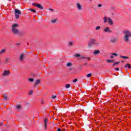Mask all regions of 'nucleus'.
I'll return each instance as SVG.
<instances>
[{
  "label": "nucleus",
  "mask_w": 131,
  "mask_h": 131,
  "mask_svg": "<svg viewBox=\"0 0 131 131\" xmlns=\"http://www.w3.org/2000/svg\"><path fill=\"white\" fill-rule=\"evenodd\" d=\"M100 29H101V27L100 26H98L95 27V30H100Z\"/></svg>",
  "instance_id": "nucleus-23"
},
{
  "label": "nucleus",
  "mask_w": 131,
  "mask_h": 131,
  "mask_svg": "<svg viewBox=\"0 0 131 131\" xmlns=\"http://www.w3.org/2000/svg\"><path fill=\"white\" fill-rule=\"evenodd\" d=\"M91 76H92V74L91 73H89L86 75L87 77H91Z\"/></svg>",
  "instance_id": "nucleus-31"
},
{
  "label": "nucleus",
  "mask_w": 131,
  "mask_h": 131,
  "mask_svg": "<svg viewBox=\"0 0 131 131\" xmlns=\"http://www.w3.org/2000/svg\"><path fill=\"white\" fill-rule=\"evenodd\" d=\"M87 64H88V63H85V65H87Z\"/></svg>",
  "instance_id": "nucleus-46"
},
{
  "label": "nucleus",
  "mask_w": 131,
  "mask_h": 131,
  "mask_svg": "<svg viewBox=\"0 0 131 131\" xmlns=\"http://www.w3.org/2000/svg\"><path fill=\"white\" fill-rule=\"evenodd\" d=\"M39 83H40V79L36 80L34 85V88H35L36 85H37V84H39Z\"/></svg>",
  "instance_id": "nucleus-12"
},
{
  "label": "nucleus",
  "mask_w": 131,
  "mask_h": 131,
  "mask_svg": "<svg viewBox=\"0 0 131 131\" xmlns=\"http://www.w3.org/2000/svg\"><path fill=\"white\" fill-rule=\"evenodd\" d=\"M76 7L78 11H82V5L79 3H77L76 4Z\"/></svg>",
  "instance_id": "nucleus-5"
},
{
  "label": "nucleus",
  "mask_w": 131,
  "mask_h": 131,
  "mask_svg": "<svg viewBox=\"0 0 131 131\" xmlns=\"http://www.w3.org/2000/svg\"><path fill=\"white\" fill-rule=\"evenodd\" d=\"M120 58H121L122 59H128V57L122 55H120Z\"/></svg>",
  "instance_id": "nucleus-18"
},
{
  "label": "nucleus",
  "mask_w": 131,
  "mask_h": 131,
  "mask_svg": "<svg viewBox=\"0 0 131 131\" xmlns=\"http://www.w3.org/2000/svg\"><path fill=\"white\" fill-rule=\"evenodd\" d=\"M14 15L16 19H19L20 15H21V11L18 9H15L14 10Z\"/></svg>",
  "instance_id": "nucleus-4"
},
{
  "label": "nucleus",
  "mask_w": 131,
  "mask_h": 131,
  "mask_svg": "<svg viewBox=\"0 0 131 131\" xmlns=\"http://www.w3.org/2000/svg\"><path fill=\"white\" fill-rule=\"evenodd\" d=\"M56 97H57V96H56V95H53L52 97V99H56Z\"/></svg>",
  "instance_id": "nucleus-36"
},
{
  "label": "nucleus",
  "mask_w": 131,
  "mask_h": 131,
  "mask_svg": "<svg viewBox=\"0 0 131 131\" xmlns=\"http://www.w3.org/2000/svg\"><path fill=\"white\" fill-rule=\"evenodd\" d=\"M2 75H3V76H9V75H10V71L5 70V71H3Z\"/></svg>",
  "instance_id": "nucleus-9"
},
{
  "label": "nucleus",
  "mask_w": 131,
  "mask_h": 131,
  "mask_svg": "<svg viewBox=\"0 0 131 131\" xmlns=\"http://www.w3.org/2000/svg\"><path fill=\"white\" fill-rule=\"evenodd\" d=\"M51 22L52 23H56L57 22V19H52Z\"/></svg>",
  "instance_id": "nucleus-26"
},
{
  "label": "nucleus",
  "mask_w": 131,
  "mask_h": 131,
  "mask_svg": "<svg viewBox=\"0 0 131 131\" xmlns=\"http://www.w3.org/2000/svg\"><path fill=\"white\" fill-rule=\"evenodd\" d=\"M33 93V91H30L29 92V95H32V93Z\"/></svg>",
  "instance_id": "nucleus-33"
},
{
  "label": "nucleus",
  "mask_w": 131,
  "mask_h": 131,
  "mask_svg": "<svg viewBox=\"0 0 131 131\" xmlns=\"http://www.w3.org/2000/svg\"><path fill=\"white\" fill-rule=\"evenodd\" d=\"M17 45H20V43H17Z\"/></svg>",
  "instance_id": "nucleus-47"
},
{
  "label": "nucleus",
  "mask_w": 131,
  "mask_h": 131,
  "mask_svg": "<svg viewBox=\"0 0 131 131\" xmlns=\"http://www.w3.org/2000/svg\"><path fill=\"white\" fill-rule=\"evenodd\" d=\"M9 61H10V58H6L5 59V62H9Z\"/></svg>",
  "instance_id": "nucleus-35"
},
{
  "label": "nucleus",
  "mask_w": 131,
  "mask_h": 131,
  "mask_svg": "<svg viewBox=\"0 0 131 131\" xmlns=\"http://www.w3.org/2000/svg\"><path fill=\"white\" fill-rule=\"evenodd\" d=\"M4 125V123L3 122H1L0 123V126H3Z\"/></svg>",
  "instance_id": "nucleus-38"
},
{
  "label": "nucleus",
  "mask_w": 131,
  "mask_h": 131,
  "mask_svg": "<svg viewBox=\"0 0 131 131\" xmlns=\"http://www.w3.org/2000/svg\"><path fill=\"white\" fill-rule=\"evenodd\" d=\"M90 2H92V0H90Z\"/></svg>",
  "instance_id": "nucleus-48"
},
{
  "label": "nucleus",
  "mask_w": 131,
  "mask_h": 131,
  "mask_svg": "<svg viewBox=\"0 0 131 131\" xmlns=\"http://www.w3.org/2000/svg\"><path fill=\"white\" fill-rule=\"evenodd\" d=\"M110 58H111V59H114V55L112 54V55L110 56Z\"/></svg>",
  "instance_id": "nucleus-34"
},
{
  "label": "nucleus",
  "mask_w": 131,
  "mask_h": 131,
  "mask_svg": "<svg viewBox=\"0 0 131 131\" xmlns=\"http://www.w3.org/2000/svg\"><path fill=\"white\" fill-rule=\"evenodd\" d=\"M122 63H123L124 62V60H122Z\"/></svg>",
  "instance_id": "nucleus-45"
},
{
  "label": "nucleus",
  "mask_w": 131,
  "mask_h": 131,
  "mask_svg": "<svg viewBox=\"0 0 131 131\" xmlns=\"http://www.w3.org/2000/svg\"><path fill=\"white\" fill-rule=\"evenodd\" d=\"M115 65H116V64H115V63H114L113 64V66H115Z\"/></svg>",
  "instance_id": "nucleus-44"
},
{
  "label": "nucleus",
  "mask_w": 131,
  "mask_h": 131,
  "mask_svg": "<svg viewBox=\"0 0 131 131\" xmlns=\"http://www.w3.org/2000/svg\"><path fill=\"white\" fill-rule=\"evenodd\" d=\"M124 36L123 40L125 42H129V38L131 37V32L129 30H125L123 31Z\"/></svg>",
  "instance_id": "nucleus-2"
},
{
  "label": "nucleus",
  "mask_w": 131,
  "mask_h": 131,
  "mask_svg": "<svg viewBox=\"0 0 131 131\" xmlns=\"http://www.w3.org/2000/svg\"><path fill=\"white\" fill-rule=\"evenodd\" d=\"M32 6L36 7L37 8H38V9H40V10H43V7H42V6H41V5L40 4L32 3Z\"/></svg>",
  "instance_id": "nucleus-7"
},
{
  "label": "nucleus",
  "mask_w": 131,
  "mask_h": 131,
  "mask_svg": "<svg viewBox=\"0 0 131 131\" xmlns=\"http://www.w3.org/2000/svg\"><path fill=\"white\" fill-rule=\"evenodd\" d=\"M96 41V40L95 39H91L90 40V42L92 43V45H96V46H99L100 45L99 43H98Z\"/></svg>",
  "instance_id": "nucleus-10"
},
{
  "label": "nucleus",
  "mask_w": 131,
  "mask_h": 131,
  "mask_svg": "<svg viewBox=\"0 0 131 131\" xmlns=\"http://www.w3.org/2000/svg\"><path fill=\"white\" fill-rule=\"evenodd\" d=\"M125 68H129V69H130L131 67H130V64L129 63H127L126 65H125L124 66Z\"/></svg>",
  "instance_id": "nucleus-17"
},
{
  "label": "nucleus",
  "mask_w": 131,
  "mask_h": 131,
  "mask_svg": "<svg viewBox=\"0 0 131 131\" xmlns=\"http://www.w3.org/2000/svg\"><path fill=\"white\" fill-rule=\"evenodd\" d=\"M102 6H103V5H102V4H98V5H97L98 8H101V7H102Z\"/></svg>",
  "instance_id": "nucleus-32"
},
{
  "label": "nucleus",
  "mask_w": 131,
  "mask_h": 131,
  "mask_svg": "<svg viewBox=\"0 0 131 131\" xmlns=\"http://www.w3.org/2000/svg\"><path fill=\"white\" fill-rule=\"evenodd\" d=\"M107 22L108 23V25H110L111 26H112L114 24L113 20L111 19V17H107L104 16L103 17V23H107Z\"/></svg>",
  "instance_id": "nucleus-3"
},
{
  "label": "nucleus",
  "mask_w": 131,
  "mask_h": 131,
  "mask_svg": "<svg viewBox=\"0 0 131 131\" xmlns=\"http://www.w3.org/2000/svg\"><path fill=\"white\" fill-rule=\"evenodd\" d=\"M107 62H108V63H114V60H111L110 59H107Z\"/></svg>",
  "instance_id": "nucleus-24"
},
{
  "label": "nucleus",
  "mask_w": 131,
  "mask_h": 131,
  "mask_svg": "<svg viewBox=\"0 0 131 131\" xmlns=\"http://www.w3.org/2000/svg\"><path fill=\"white\" fill-rule=\"evenodd\" d=\"M73 82H76V81H77V79H74L73 80Z\"/></svg>",
  "instance_id": "nucleus-37"
},
{
  "label": "nucleus",
  "mask_w": 131,
  "mask_h": 131,
  "mask_svg": "<svg viewBox=\"0 0 131 131\" xmlns=\"http://www.w3.org/2000/svg\"><path fill=\"white\" fill-rule=\"evenodd\" d=\"M9 1H12V0H9Z\"/></svg>",
  "instance_id": "nucleus-49"
},
{
  "label": "nucleus",
  "mask_w": 131,
  "mask_h": 131,
  "mask_svg": "<svg viewBox=\"0 0 131 131\" xmlns=\"http://www.w3.org/2000/svg\"><path fill=\"white\" fill-rule=\"evenodd\" d=\"M49 11H51V12H54V10L51 8L49 9Z\"/></svg>",
  "instance_id": "nucleus-41"
},
{
  "label": "nucleus",
  "mask_w": 131,
  "mask_h": 131,
  "mask_svg": "<svg viewBox=\"0 0 131 131\" xmlns=\"http://www.w3.org/2000/svg\"><path fill=\"white\" fill-rule=\"evenodd\" d=\"M73 69V68H71L69 69V70H72Z\"/></svg>",
  "instance_id": "nucleus-43"
},
{
  "label": "nucleus",
  "mask_w": 131,
  "mask_h": 131,
  "mask_svg": "<svg viewBox=\"0 0 131 131\" xmlns=\"http://www.w3.org/2000/svg\"><path fill=\"white\" fill-rule=\"evenodd\" d=\"M16 109H17V110H20V109H21V105H17L16 106Z\"/></svg>",
  "instance_id": "nucleus-20"
},
{
  "label": "nucleus",
  "mask_w": 131,
  "mask_h": 131,
  "mask_svg": "<svg viewBox=\"0 0 131 131\" xmlns=\"http://www.w3.org/2000/svg\"><path fill=\"white\" fill-rule=\"evenodd\" d=\"M67 67H71L72 66V63L71 62H69L67 64Z\"/></svg>",
  "instance_id": "nucleus-21"
},
{
  "label": "nucleus",
  "mask_w": 131,
  "mask_h": 131,
  "mask_svg": "<svg viewBox=\"0 0 131 131\" xmlns=\"http://www.w3.org/2000/svg\"><path fill=\"white\" fill-rule=\"evenodd\" d=\"M23 58H24V54L23 53H21L19 56L20 61H22L23 60Z\"/></svg>",
  "instance_id": "nucleus-14"
},
{
  "label": "nucleus",
  "mask_w": 131,
  "mask_h": 131,
  "mask_svg": "<svg viewBox=\"0 0 131 131\" xmlns=\"http://www.w3.org/2000/svg\"><path fill=\"white\" fill-rule=\"evenodd\" d=\"M103 30L105 33H111V32H112V31H111L110 28L108 27L104 28Z\"/></svg>",
  "instance_id": "nucleus-8"
},
{
  "label": "nucleus",
  "mask_w": 131,
  "mask_h": 131,
  "mask_svg": "<svg viewBox=\"0 0 131 131\" xmlns=\"http://www.w3.org/2000/svg\"><path fill=\"white\" fill-rule=\"evenodd\" d=\"M57 131H61V129L58 128V129H57Z\"/></svg>",
  "instance_id": "nucleus-42"
},
{
  "label": "nucleus",
  "mask_w": 131,
  "mask_h": 131,
  "mask_svg": "<svg viewBox=\"0 0 131 131\" xmlns=\"http://www.w3.org/2000/svg\"><path fill=\"white\" fill-rule=\"evenodd\" d=\"M4 100H5V101H7V100H8V97L7 96H4Z\"/></svg>",
  "instance_id": "nucleus-30"
},
{
  "label": "nucleus",
  "mask_w": 131,
  "mask_h": 131,
  "mask_svg": "<svg viewBox=\"0 0 131 131\" xmlns=\"http://www.w3.org/2000/svg\"><path fill=\"white\" fill-rule=\"evenodd\" d=\"M93 45L91 42H90V41L89 42H88V48H92V47H93Z\"/></svg>",
  "instance_id": "nucleus-15"
},
{
  "label": "nucleus",
  "mask_w": 131,
  "mask_h": 131,
  "mask_svg": "<svg viewBox=\"0 0 131 131\" xmlns=\"http://www.w3.org/2000/svg\"><path fill=\"white\" fill-rule=\"evenodd\" d=\"M119 63H120V62H115V64L116 65H117V64H119Z\"/></svg>",
  "instance_id": "nucleus-40"
},
{
  "label": "nucleus",
  "mask_w": 131,
  "mask_h": 131,
  "mask_svg": "<svg viewBox=\"0 0 131 131\" xmlns=\"http://www.w3.org/2000/svg\"><path fill=\"white\" fill-rule=\"evenodd\" d=\"M65 86L66 88V89H69V88H70V84H66Z\"/></svg>",
  "instance_id": "nucleus-27"
},
{
  "label": "nucleus",
  "mask_w": 131,
  "mask_h": 131,
  "mask_svg": "<svg viewBox=\"0 0 131 131\" xmlns=\"http://www.w3.org/2000/svg\"><path fill=\"white\" fill-rule=\"evenodd\" d=\"M18 28H19V24H13L12 25L11 30L14 34L20 35H21V32L18 29Z\"/></svg>",
  "instance_id": "nucleus-1"
},
{
  "label": "nucleus",
  "mask_w": 131,
  "mask_h": 131,
  "mask_svg": "<svg viewBox=\"0 0 131 131\" xmlns=\"http://www.w3.org/2000/svg\"><path fill=\"white\" fill-rule=\"evenodd\" d=\"M94 55H99L100 54V50H95L93 52Z\"/></svg>",
  "instance_id": "nucleus-13"
},
{
  "label": "nucleus",
  "mask_w": 131,
  "mask_h": 131,
  "mask_svg": "<svg viewBox=\"0 0 131 131\" xmlns=\"http://www.w3.org/2000/svg\"><path fill=\"white\" fill-rule=\"evenodd\" d=\"M80 59H86L87 60H91L90 57H84V56H81L80 57Z\"/></svg>",
  "instance_id": "nucleus-16"
},
{
  "label": "nucleus",
  "mask_w": 131,
  "mask_h": 131,
  "mask_svg": "<svg viewBox=\"0 0 131 131\" xmlns=\"http://www.w3.org/2000/svg\"><path fill=\"white\" fill-rule=\"evenodd\" d=\"M75 57H76L77 58H78L79 57H80V54H75Z\"/></svg>",
  "instance_id": "nucleus-28"
},
{
  "label": "nucleus",
  "mask_w": 131,
  "mask_h": 131,
  "mask_svg": "<svg viewBox=\"0 0 131 131\" xmlns=\"http://www.w3.org/2000/svg\"><path fill=\"white\" fill-rule=\"evenodd\" d=\"M112 55H113L114 57H117V56H118V54L117 53H112Z\"/></svg>",
  "instance_id": "nucleus-29"
},
{
  "label": "nucleus",
  "mask_w": 131,
  "mask_h": 131,
  "mask_svg": "<svg viewBox=\"0 0 131 131\" xmlns=\"http://www.w3.org/2000/svg\"><path fill=\"white\" fill-rule=\"evenodd\" d=\"M29 10L31 11V12H33V13H36L35 9H30Z\"/></svg>",
  "instance_id": "nucleus-25"
},
{
  "label": "nucleus",
  "mask_w": 131,
  "mask_h": 131,
  "mask_svg": "<svg viewBox=\"0 0 131 131\" xmlns=\"http://www.w3.org/2000/svg\"><path fill=\"white\" fill-rule=\"evenodd\" d=\"M115 70H116V71H119V69L118 68H116Z\"/></svg>",
  "instance_id": "nucleus-39"
},
{
  "label": "nucleus",
  "mask_w": 131,
  "mask_h": 131,
  "mask_svg": "<svg viewBox=\"0 0 131 131\" xmlns=\"http://www.w3.org/2000/svg\"><path fill=\"white\" fill-rule=\"evenodd\" d=\"M29 81H30V82H33V81H34V79L32 78H30L28 79Z\"/></svg>",
  "instance_id": "nucleus-22"
},
{
  "label": "nucleus",
  "mask_w": 131,
  "mask_h": 131,
  "mask_svg": "<svg viewBox=\"0 0 131 131\" xmlns=\"http://www.w3.org/2000/svg\"><path fill=\"white\" fill-rule=\"evenodd\" d=\"M73 45V42H69V43H68V47L69 48H71V47H72Z\"/></svg>",
  "instance_id": "nucleus-19"
},
{
  "label": "nucleus",
  "mask_w": 131,
  "mask_h": 131,
  "mask_svg": "<svg viewBox=\"0 0 131 131\" xmlns=\"http://www.w3.org/2000/svg\"><path fill=\"white\" fill-rule=\"evenodd\" d=\"M48 122H49V120L48 119V118H46L44 120L45 129H47V125H48Z\"/></svg>",
  "instance_id": "nucleus-11"
},
{
  "label": "nucleus",
  "mask_w": 131,
  "mask_h": 131,
  "mask_svg": "<svg viewBox=\"0 0 131 131\" xmlns=\"http://www.w3.org/2000/svg\"><path fill=\"white\" fill-rule=\"evenodd\" d=\"M110 42L111 43H116L117 42V38L116 37H112L110 38Z\"/></svg>",
  "instance_id": "nucleus-6"
}]
</instances>
